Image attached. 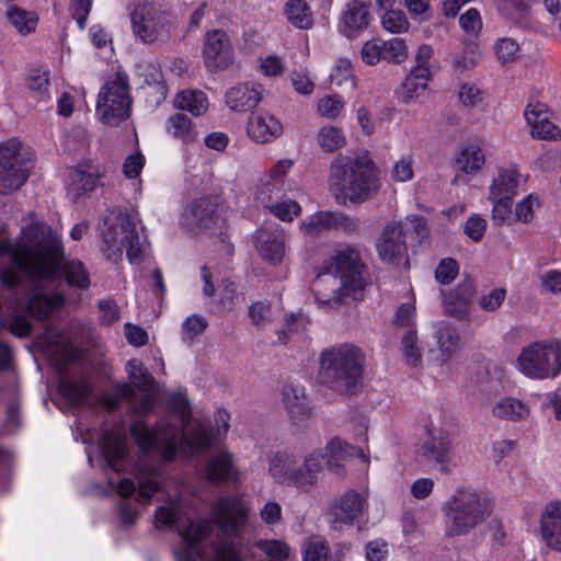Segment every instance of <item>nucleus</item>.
<instances>
[{
  "label": "nucleus",
  "mask_w": 561,
  "mask_h": 561,
  "mask_svg": "<svg viewBox=\"0 0 561 561\" xmlns=\"http://www.w3.org/2000/svg\"><path fill=\"white\" fill-rule=\"evenodd\" d=\"M284 12L287 21L297 28L308 30L313 25L312 13L304 0H289Z\"/></svg>",
  "instance_id": "40"
},
{
  "label": "nucleus",
  "mask_w": 561,
  "mask_h": 561,
  "mask_svg": "<svg viewBox=\"0 0 561 561\" xmlns=\"http://www.w3.org/2000/svg\"><path fill=\"white\" fill-rule=\"evenodd\" d=\"M131 112V95L126 75L117 73L100 89L95 115L105 125L116 126Z\"/></svg>",
  "instance_id": "13"
},
{
  "label": "nucleus",
  "mask_w": 561,
  "mask_h": 561,
  "mask_svg": "<svg viewBox=\"0 0 561 561\" xmlns=\"http://www.w3.org/2000/svg\"><path fill=\"white\" fill-rule=\"evenodd\" d=\"M505 297L506 290L504 288H493L479 297L478 305L482 310L493 312L502 306Z\"/></svg>",
  "instance_id": "61"
},
{
  "label": "nucleus",
  "mask_w": 561,
  "mask_h": 561,
  "mask_svg": "<svg viewBox=\"0 0 561 561\" xmlns=\"http://www.w3.org/2000/svg\"><path fill=\"white\" fill-rule=\"evenodd\" d=\"M284 70V60L277 55H266L259 59V71L265 77L282 76Z\"/></svg>",
  "instance_id": "62"
},
{
  "label": "nucleus",
  "mask_w": 561,
  "mask_h": 561,
  "mask_svg": "<svg viewBox=\"0 0 561 561\" xmlns=\"http://www.w3.org/2000/svg\"><path fill=\"white\" fill-rule=\"evenodd\" d=\"M402 357L408 366L416 367L422 363V352L419 346L417 329H409L401 337Z\"/></svg>",
  "instance_id": "44"
},
{
  "label": "nucleus",
  "mask_w": 561,
  "mask_h": 561,
  "mask_svg": "<svg viewBox=\"0 0 561 561\" xmlns=\"http://www.w3.org/2000/svg\"><path fill=\"white\" fill-rule=\"evenodd\" d=\"M101 234L102 250L108 259H119L123 250L130 263H137L145 251L146 239L141 240L135 221L121 209H112L103 219Z\"/></svg>",
  "instance_id": "8"
},
{
  "label": "nucleus",
  "mask_w": 561,
  "mask_h": 561,
  "mask_svg": "<svg viewBox=\"0 0 561 561\" xmlns=\"http://www.w3.org/2000/svg\"><path fill=\"white\" fill-rule=\"evenodd\" d=\"M320 451L324 456L323 461H325L328 468L336 474H342L344 462L355 451V448L340 438H333Z\"/></svg>",
  "instance_id": "33"
},
{
  "label": "nucleus",
  "mask_w": 561,
  "mask_h": 561,
  "mask_svg": "<svg viewBox=\"0 0 561 561\" xmlns=\"http://www.w3.org/2000/svg\"><path fill=\"white\" fill-rule=\"evenodd\" d=\"M206 477L211 482H238L241 473L233 454L225 448L213 454L206 465Z\"/></svg>",
  "instance_id": "28"
},
{
  "label": "nucleus",
  "mask_w": 561,
  "mask_h": 561,
  "mask_svg": "<svg viewBox=\"0 0 561 561\" xmlns=\"http://www.w3.org/2000/svg\"><path fill=\"white\" fill-rule=\"evenodd\" d=\"M270 211L283 221L290 222L301 213L300 205L295 201H282L270 208Z\"/></svg>",
  "instance_id": "60"
},
{
  "label": "nucleus",
  "mask_w": 561,
  "mask_h": 561,
  "mask_svg": "<svg viewBox=\"0 0 561 561\" xmlns=\"http://www.w3.org/2000/svg\"><path fill=\"white\" fill-rule=\"evenodd\" d=\"M370 22L369 5L360 0L347 2L341 13L340 31L347 37L357 35Z\"/></svg>",
  "instance_id": "29"
},
{
  "label": "nucleus",
  "mask_w": 561,
  "mask_h": 561,
  "mask_svg": "<svg viewBox=\"0 0 561 561\" xmlns=\"http://www.w3.org/2000/svg\"><path fill=\"white\" fill-rule=\"evenodd\" d=\"M28 160L18 139L0 145V193L19 190L26 181Z\"/></svg>",
  "instance_id": "16"
},
{
  "label": "nucleus",
  "mask_w": 561,
  "mask_h": 561,
  "mask_svg": "<svg viewBox=\"0 0 561 561\" xmlns=\"http://www.w3.org/2000/svg\"><path fill=\"white\" fill-rule=\"evenodd\" d=\"M9 253L13 266L1 271L0 280L5 286L20 283L21 275L32 280L50 279L59 266L69 285L87 288L89 275L80 261H65L60 236L45 224H35L23 231L22 242L13 247L10 241H0V255Z\"/></svg>",
  "instance_id": "2"
},
{
  "label": "nucleus",
  "mask_w": 561,
  "mask_h": 561,
  "mask_svg": "<svg viewBox=\"0 0 561 561\" xmlns=\"http://www.w3.org/2000/svg\"><path fill=\"white\" fill-rule=\"evenodd\" d=\"M208 322L205 317L192 314L187 317L181 325V336L184 342L191 343L201 335L207 328Z\"/></svg>",
  "instance_id": "54"
},
{
  "label": "nucleus",
  "mask_w": 561,
  "mask_h": 561,
  "mask_svg": "<svg viewBox=\"0 0 561 561\" xmlns=\"http://www.w3.org/2000/svg\"><path fill=\"white\" fill-rule=\"evenodd\" d=\"M70 185L76 194L92 191L96 186L98 176L80 169H72L69 173Z\"/></svg>",
  "instance_id": "56"
},
{
  "label": "nucleus",
  "mask_w": 561,
  "mask_h": 561,
  "mask_svg": "<svg viewBox=\"0 0 561 561\" xmlns=\"http://www.w3.org/2000/svg\"><path fill=\"white\" fill-rule=\"evenodd\" d=\"M65 301L61 294L34 296L28 301V311L38 319L47 318L57 310Z\"/></svg>",
  "instance_id": "41"
},
{
  "label": "nucleus",
  "mask_w": 561,
  "mask_h": 561,
  "mask_svg": "<svg viewBox=\"0 0 561 561\" xmlns=\"http://www.w3.org/2000/svg\"><path fill=\"white\" fill-rule=\"evenodd\" d=\"M316 141L319 148L327 153L336 152L347 144L343 129L331 124H325L318 129Z\"/></svg>",
  "instance_id": "36"
},
{
  "label": "nucleus",
  "mask_w": 561,
  "mask_h": 561,
  "mask_svg": "<svg viewBox=\"0 0 561 561\" xmlns=\"http://www.w3.org/2000/svg\"><path fill=\"white\" fill-rule=\"evenodd\" d=\"M213 512L224 533H237L245 524L250 507L245 501L233 496L218 500Z\"/></svg>",
  "instance_id": "23"
},
{
  "label": "nucleus",
  "mask_w": 561,
  "mask_h": 561,
  "mask_svg": "<svg viewBox=\"0 0 561 561\" xmlns=\"http://www.w3.org/2000/svg\"><path fill=\"white\" fill-rule=\"evenodd\" d=\"M455 161L462 173L478 174L486 161L482 144L478 140L466 144L457 153Z\"/></svg>",
  "instance_id": "31"
},
{
  "label": "nucleus",
  "mask_w": 561,
  "mask_h": 561,
  "mask_svg": "<svg viewBox=\"0 0 561 561\" xmlns=\"http://www.w3.org/2000/svg\"><path fill=\"white\" fill-rule=\"evenodd\" d=\"M527 178L516 162L510 161L496 167L486 193V199L492 205L490 217L493 225L502 226L510 221L513 201Z\"/></svg>",
  "instance_id": "9"
},
{
  "label": "nucleus",
  "mask_w": 561,
  "mask_h": 561,
  "mask_svg": "<svg viewBox=\"0 0 561 561\" xmlns=\"http://www.w3.org/2000/svg\"><path fill=\"white\" fill-rule=\"evenodd\" d=\"M191 414L186 396L174 393L170 398L168 414L159 420L154 430L138 421L131 427V435L141 450L156 453L164 461H171L178 448L198 453L228 434L230 414L226 410L218 409L215 412L209 430L199 421H192Z\"/></svg>",
  "instance_id": "1"
},
{
  "label": "nucleus",
  "mask_w": 561,
  "mask_h": 561,
  "mask_svg": "<svg viewBox=\"0 0 561 561\" xmlns=\"http://www.w3.org/2000/svg\"><path fill=\"white\" fill-rule=\"evenodd\" d=\"M382 47V39L374 38L364 43L360 50L363 61L369 66H375L383 60Z\"/></svg>",
  "instance_id": "63"
},
{
  "label": "nucleus",
  "mask_w": 561,
  "mask_h": 561,
  "mask_svg": "<svg viewBox=\"0 0 561 561\" xmlns=\"http://www.w3.org/2000/svg\"><path fill=\"white\" fill-rule=\"evenodd\" d=\"M365 359L364 352L348 343L323 351L319 360L322 381L335 391L351 393L362 379Z\"/></svg>",
  "instance_id": "5"
},
{
  "label": "nucleus",
  "mask_w": 561,
  "mask_h": 561,
  "mask_svg": "<svg viewBox=\"0 0 561 561\" xmlns=\"http://www.w3.org/2000/svg\"><path fill=\"white\" fill-rule=\"evenodd\" d=\"M540 206V202L537 195L529 194L516 203L514 207V219L529 224L533 221L535 217V210ZM513 215V211H512ZM513 216L510 218L512 219Z\"/></svg>",
  "instance_id": "51"
},
{
  "label": "nucleus",
  "mask_w": 561,
  "mask_h": 561,
  "mask_svg": "<svg viewBox=\"0 0 561 561\" xmlns=\"http://www.w3.org/2000/svg\"><path fill=\"white\" fill-rule=\"evenodd\" d=\"M471 296L472 289L470 285L466 286L462 290L457 288L449 291L443 300L445 313L459 320L466 319L470 311Z\"/></svg>",
  "instance_id": "34"
},
{
  "label": "nucleus",
  "mask_w": 561,
  "mask_h": 561,
  "mask_svg": "<svg viewBox=\"0 0 561 561\" xmlns=\"http://www.w3.org/2000/svg\"><path fill=\"white\" fill-rule=\"evenodd\" d=\"M459 23L463 32L468 35L477 36L482 30L481 15L474 8H471L461 14Z\"/></svg>",
  "instance_id": "64"
},
{
  "label": "nucleus",
  "mask_w": 561,
  "mask_h": 561,
  "mask_svg": "<svg viewBox=\"0 0 561 561\" xmlns=\"http://www.w3.org/2000/svg\"><path fill=\"white\" fill-rule=\"evenodd\" d=\"M126 371L130 382L123 383L117 388L119 396L131 400L137 413H148L153 408L156 398L151 375L138 359L128 360Z\"/></svg>",
  "instance_id": "15"
},
{
  "label": "nucleus",
  "mask_w": 561,
  "mask_h": 561,
  "mask_svg": "<svg viewBox=\"0 0 561 561\" xmlns=\"http://www.w3.org/2000/svg\"><path fill=\"white\" fill-rule=\"evenodd\" d=\"M264 88L254 82L238 83L225 93V103L232 112L243 113L254 108L263 98Z\"/></svg>",
  "instance_id": "27"
},
{
  "label": "nucleus",
  "mask_w": 561,
  "mask_h": 561,
  "mask_svg": "<svg viewBox=\"0 0 561 561\" xmlns=\"http://www.w3.org/2000/svg\"><path fill=\"white\" fill-rule=\"evenodd\" d=\"M330 80L337 87L350 81L351 87L355 88L351 61L345 58L339 59L331 70Z\"/></svg>",
  "instance_id": "59"
},
{
  "label": "nucleus",
  "mask_w": 561,
  "mask_h": 561,
  "mask_svg": "<svg viewBox=\"0 0 561 561\" xmlns=\"http://www.w3.org/2000/svg\"><path fill=\"white\" fill-rule=\"evenodd\" d=\"M5 16L8 22L19 34H30L34 32L38 23V16L35 12L24 10L14 4L8 7Z\"/></svg>",
  "instance_id": "38"
},
{
  "label": "nucleus",
  "mask_w": 561,
  "mask_h": 561,
  "mask_svg": "<svg viewBox=\"0 0 561 561\" xmlns=\"http://www.w3.org/2000/svg\"><path fill=\"white\" fill-rule=\"evenodd\" d=\"M392 322L393 325L399 328H408V330L417 329L416 307L414 300L401 304L393 316Z\"/></svg>",
  "instance_id": "57"
},
{
  "label": "nucleus",
  "mask_w": 561,
  "mask_h": 561,
  "mask_svg": "<svg viewBox=\"0 0 561 561\" xmlns=\"http://www.w3.org/2000/svg\"><path fill=\"white\" fill-rule=\"evenodd\" d=\"M165 129L169 135L184 144H192L198 137L194 123L182 113L171 115L167 122Z\"/></svg>",
  "instance_id": "37"
},
{
  "label": "nucleus",
  "mask_w": 561,
  "mask_h": 561,
  "mask_svg": "<svg viewBox=\"0 0 561 561\" xmlns=\"http://www.w3.org/2000/svg\"><path fill=\"white\" fill-rule=\"evenodd\" d=\"M426 438L421 442L417 453L431 459L444 473H449L454 469L453 462V438L455 434V424L451 419L443 413L431 417L424 426Z\"/></svg>",
  "instance_id": "12"
},
{
  "label": "nucleus",
  "mask_w": 561,
  "mask_h": 561,
  "mask_svg": "<svg viewBox=\"0 0 561 561\" xmlns=\"http://www.w3.org/2000/svg\"><path fill=\"white\" fill-rule=\"evenodd\" d=\"M329 546L325 540L312 538L308 540L302 550V561H328Z\"/></svg>",
  "instance_id": "58"
},
{
  "label": "nucleus",
  "mask_w": 561,
  "mask_h": 561,
  "mask_svg": "<svg viewBox=\"0 0 561 561\" xmlns=\"http://www.w3.org/2000/svg\"><path fill=\"white\" fill-rule=\"evenodd\" d=\"M381 25L385 31L391 34H401L409 30V21L401 10H388L381 16Z\"/></svg>",
  "instance_id": "53"
},
{
  "label": "nucleus",
  "mask_w": 561,
  "mask_h": 561,
  "mask_svg": "<svg viewBox=\"0 0 561 561\" xmlns=\"http://www.w3.org/2000/svg\"><path fill=\"white\" fill-rule=\"evenodd\" d=\"M539 534L548 549L561 552V501L545 505L539 517Z\"/></svg>",
  "instance_id": "26"
},
{
  "label": "nucleus",
  "mask_w": 561,
  "mask_h": 561,
  "mask_svg": "<svg viewBox=\"0 0 561 561\" xmlns=\"http://www.w3.org/2000/svg\"><path fill=\"white\" fill-rule=\"evenodd\" d=\"M494 53L501 65L512 64L517 59L519 44L511 37L499 38L494 43Z\"/></svg>",
  "instance_id": "50"
},
{
  "label": "nucleus",
  "mask_w": 561,
  "mask_h": 561,
  "mask_svg": "<svg viewBox=\"0 0 561 561\" xmlns=\"http://www.w3.org/2000/svg\"><path fill=\"white\" fill-rule=\"evenodd\" d=\"M328 185L340 204H360L379 191V171L366 152L337 154L329 167Z\"/></svg>",
  "instance_id": "3"
},
{
  "label": "nucleus",
  "mask_w": 561,
  "mask_h": 561,
  "mask_svg": "<svg viewBox=\"0 0 561 561\" xmlns=\"http://www.w3.org/2000/svg\"><path fill=\"white\" fill-rule=\"evenodd\" d=\"M59 390L70 402L79 403L88 397L90 385L84 379L64 380L59 386Z\"/></svg>",
  "instance_id": "48"
},
{
  "label": "nucleus",
  "mask_w": 561,
  "mask_h": 561,
  "mask_svg": "<svg viewBox=\"0 0 561 561\" xmlns=\"http://www.w3.org/2000/svg\"><path fill=\"white\" fill-rule=\"evenodd\" d=\"M333 260L335 273L318 274L313 280V289L321 294L323 299H328L330 295L324 287L332 285L334 299L347 296L357 299L364 287L359 252L354 247L345 245L336 251Z\"/></svg>",
  "instance_id": "7"
},
{
  "label": "nucleus",
  "mask_w": 561,
  "mask_h": 561,
  "mask_svg": "<svg viewBox=\"0 0 561 561\" xmlns=\"http://www.w3.org/2000/svg\"><path fill=\"white\" fill-rule=\"evenodd\" d=\"M431 79V70L412 69L400 88V99L403 103H410L419 99L427 89Z\"/></svg>",
  "instance_id": "35"
},
{
  "label": "nucleus",
  "mask_w": 561,
  "mask_h": 561,
  "mask_svg": "<svg viewBox=\"0 0 561 561\" xmlns=\"http://www.w3.org/2000/svg\"><path fill=\"white\" fill-rule=\"evenodd\" d=\"M383 60L390 64H401L409 56L408 46L403 38L394 37L382 41Z\"/></svg>",
  "instance_id": "49"
},
{
  "label": "nucleus",
  "mask_w": 561,
  "mask_h": 561,
  "mask_svg": "<svg viewBox=\"0 0 561 561\" xmlns=\"http://www.w3.org/2000/svg\"><path fill=\"white\" fill-rule=\"evenodd\" d=\"M323 459L320 449L304 458L293 454H273L268 457L267 472L276 484L311 492L318 484Z\"/></svg>",
  "instance_id": "6"
},
{
  "label": "nucleus",
  "mask_w": 561,
  "mask_h": 561,
  "mask_svg": "<svg viewBox=\"0 0 561 561\" xmlns=\"http://www.w3.org/2000/svg\"><path fill=\"white\" fill-rule=\"evenodd\" d=\"M174 107L190 113L194 117L203 116L209 108L207 95L201 90H182L173 100Z\"/></svg>",
  "instance_id": "32"
},
{
  "label": "nucleus",
  "mask_w": 561,
  "mask_h": 561,
  "mask_svg": "<svg viewBox=\"0 0 561 561\" xmlns=\"http://www.w3.org/2000/svg\"><path fill=\"white\" fill-rule=\"evenodd\" d=\"M100 451L108 468L115 472L127 468V439L126 431L122 424H116L105 432L100 440Z\"/></svg>",
  "instance_id": "22"
},
{
  "label": "nucleus",
  "mask_w": 561,
  "mask_h": 561,
  "mask_svg": "<svg viewBox=\"0 0 561 561\" xmlns=\"http://www.w3.org/2000/svg\"><path fill=\"white\" fill-rule=\"evenodd\" d=\"M182 512V506L176 501L159 506L154 512L156 528H171L181 519Z\"/></svg>",
  "instance_id": "47"
},
{
  "label": "nucleus",
  "mask_w": 561,
  "mask_h": 561,
  "mask_svg": "<svg viewBox=\"0 0 561 561\" xmlns=\"http://www.w3.org/2000/svg\"><path fill=\"white\" fill-rule=\"evenodd\" d=\"M448 518L447 534L462 536L482 524L490 515L488 500L476 490L459 489L445 503Z\"/></svg>",
  "instance_id": "10"
},
{
  "label": "nucleus",
  "mask_w": 561,
  "mask_h": 561,
  "mask_svg": "<svg viewBox=\"0 0 561 561\" xmlns=\"http://www.w3.org/2000/svg\"><path fill=\"white\" fill-rule=\"evenodd\" d=\"M284 396L286 408L294 420H298L309 413L302 390L290 388L284 391Z\"/></svg>",
  "instance_id": "52"
},
{
  "label": "nucleus",
  "mask_w": 561,
  "mask_h": 561,
  "mask_svg": "<svg viewBox=\"0 0 561 561\" xmlns=\"http://www.w3.org/2000/svg\"><path fill=\"white\" fill-rule=\"evenodd\" d=\"M253 244L262 260L279 264L286 252L285 229L278 224L265 222L253 233Z\"/></svg>",
  "instance_id": "18"
},
{
  "label": "nucleus",
  "mask_w": 561,
  "mask_h": 561,
  "mask_svg": "<svg viewBox=\"0 0 561 561\" xmlns=\"http://www.w3.org/2000/svg\"><path fill=\"white\" fill-rule=\"evenodd\" d=\"M515 367L530 379L557 377L561 373V341L541 340L524 345L515 359Z\"/></svg>",
  "instance_id": "11"
},
{
  "label": "nucleus",
  "mask_w": 561,
  "mask_h": 561,
  "mask_svg": "<svg viewBox=\"0 0 561 561\" xmlns=\"http://www.w3.org/2000/svg\"><path fill=\"white\" fill-rule=\"evenodd\" d=\"M379 259L388 264L399 265L407 259L405 234L400 221L389 222L376 242Z\"/></svg>",
  "instance_id": "21"
},
{
  "label": "nucleus",
  "mask_w": 561,
  "mask_h": 561,
  "mask_svg": "<svg viewBox=\"0 0 561 561\" xmlns=\"http://www.w3.org/2000/svg\"><path fill=\"white\" fill-rule=\"evenodd\" d=\"M256 547L275 561H283L290 553V547L285 541L277 539L259 540Z\"/></svg>",
  "instance_id": "55"
},
{
  "label": "nucleus",
  "mask_w": 561,
  "mask_h": 561,
  "mask_svg": "<svg viewBox=\"0 0 561 561\" xmlns=\"http://www.w3.org/2000/svg\"><path fill=\"white\" fill-rule=\"evenodd\" d=\"M368 511V495L354 490L345 492L330 507V522L334 529L351 526Z\"/></svg>",
  "instance_id": "20"
},
{
  "label": "nucleus",
  "mask_w": 561,
  "mask_h": 561,
  "mask_svg": "<svg viewBox=\"0 0 561 561\" xmlns=\"http://www.w3.org/2000/svg\"><path fill=\"white\" fill-rule=\"evenodd\" d=\"M547 113L548 107L543 103L527 104L524 111V118L529 127L530 136L540 140L560 141L561 128L548 118Z\"/></svg>",
  "instance_id": "24"
},
{
  "label": "nucleus",
  "mask_w": 561,
  "mask_h": 561,
  "mask_svg": "<svg viewBox=\"0 0 561 561\" xmlns=\"http://www.w3.org/2000/svg\"><path fill=\"white\" fill-rule=\"evenodd\" d=\"M436 346L426 352V359L434 367L448 364L459 348V334L454 325L446 321L432 324Z\"/></svg>",
  "instance_id": "19"
},
{
  "label": "nucleus",
  "mask_w": 561,
  "mask_h": 561,
  "mask_svg": "<svg viewBox=\"0 0 561 561\" xmlns=\"http://www.w3.org/2000/svg\"><path fill=\"white\" fill-rule=\"evenodd\" d=\"M203 60L211 71H222L234 62V51L228 34L222 30H211L205 34Z\"/></svg>",
  "instance_id": "17"
},
{
  "label": "nucleus",
  "mask_w": 561,
  "mask_h": 561,
  "mask_svg": "<svg viewBox=\"0 0 561 561\" xmlns=\"http://www.w3.org/2000/svg\"><path fill=\"white\" fill-rule=\"evenodd\" d=\"M345 104V100L340 94H325L318 99L316 112L322 118L336 119L343 115Z\"/></svg>",
  "instance_id": "43"
},
{
  "label": "nucleus",
  "mask_w": 561,
  "mask_h": 561,
  "mask_svg": "<svg viewBox=\"0 0 561 561\" xmlns=\"http://www.w3.org/2000/svg\"><path fill=\"white\" fill-rule=\"evenodd\" d=\"M282 122L272 113L260 111L252 113L247 123V135L256 144H270L283 134Z\"/></svg>",
  "instance_id": "25"
},
{
  "label": "nucleus",
  "mask_w": 561,
  "mask_h": 561,
  "mask_svg": "<svg viewBox=\"0 0 561 561\" xmlns=\"http://www.w3.org/2000/svg\"><path fill=\"white\" fill-rule=\"evenodd\" d=\"M181 542L174 549L176 561H243L232 543L208 541L210 525L207 520H186L179 527Z\"/></svg>",
  "instance_id": "4"
},
{
  "label": "nucleus",
  "mask_w": 561,
  "mask_h": 561,
  "mask_svg": "<svg viewBox=\"0 0 561 561\" xmlns=\"http://www.w3.org/2000/svg\"><path fill=\"white\" fill-rule=\"evenodd\" d=\"M530 407L523 400L505 396L500 398L491 408V415L501 421L522 422L529 417Z\"/></svg>",
  "instance_id": "30"
},
{
  "label": "nucleus",
  "mask_w": 561,
  "mask_h": 561,
  "mask_svg": "<svg viewBox=\"0 0 561 561\" xmlns=\"http://www.w3.org/2000/svg\"><path fill=\"white\" fill-rule=\"evenodd\" d=\"M334 213L318 211L300 221V230L308 236H317L324 230L333 228Z\"/></svg>",
  "instance_id": "46"
},
{
  "label": "nucleus",
  "mask_w": 561,
  "mask_h": 561,
  "mask_svg": "<svg viewBox=\"0 0 561 561\" xmlns=\"http://www.w3.org/2000/svg\"><path fill=\"white\" fill-rule=\"evenodd\" d=\"M129 15L133 34L142 43H154L170 33L169 14L151 2L139 0Z\"/></svg>",
  "instance_id": "14"
},
{
  "label": "nucleus",
  "mask_w": 561,
  "mask_h": 561,
  "mask_svg": "<svg viewBox=\"0 0 561 561\" xmlns=\"http://www.w3.org/2000/svg\"><path fill=\"white\" fill-rule=\"evenodd\" d=\"M502 15L518 25H528L531 9L528 2L523 0H507L501 7Z\"/></svg>",
  "instance_id": "45"
},
{
  "label": "nucleus",
  "mask_w": 561,
  "mask_h": 561,
  "mask_svg": "<svg viewBox=\"0 0 561 561\" xmlns=\"http://www.w3.org/2000/svg\"><path fill=\"white\" fill-rule=\"evenodd\" d=\"M26 88L36 102L48 101L50 98L48 72L39 69L32 70L26 79Z\"/></svg>",
  "instance_id": "42"
},
{
  "label": "nucleus",
  "mask_w": 561,
  "mask_h": 561,
  "mask_svg": "<svg viewBox=\"0 0 561 561\" xmlns=\"http://www.w3.org/2000/svg\"><path fill=\"white\" fill-rule=\"evenodd\" d=\"M287 190H290L289 183H280L266 178L255 190V201L262 206L270 208L278 203L279 198L285 196Z\"/></svg>",
  "instance_id": "39"
}]
</instances>
